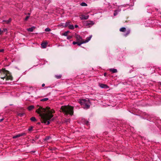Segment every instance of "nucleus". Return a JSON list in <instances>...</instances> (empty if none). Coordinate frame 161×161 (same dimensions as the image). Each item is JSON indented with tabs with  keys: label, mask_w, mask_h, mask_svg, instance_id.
Here are the masks:
<instances>
[{
	"label": "nucleus",
	"mask_w": 161,
	"mask_h": 161,
	"mask_svg": "<svg viewBox=\"0 0 161 161\" xmlns=\"http://www.w3.org/2000/svg\"><path fill=\"white\" fill-rule=\"evenodd\" d=\"M36 111L39 114L42 122L46 125L49 124L51 119L53 116V114L54 113L53 110L50 109L49 107L45 108L40 106Z\"/></svg>",
	"instance_id": "1"
},
{
	"label": "nucleus",
	"mask_w": 161,
	"mask_h": 161,
	"mask_svg": "<svg viewBox=\"0 0 161 161\" xmlns=\"http://www.w3.org/2000/svg\"><path fill=\"white\" fill-rule=\"evenodd\" d=\"M0 74L1 78L2 79L5 78L6 80H12V76L9 72L4 69H0Z\"/></svg>",
	"instance_id": "2"
},
{
	"label": "nucleus",
	"mask_w": 161,
	"mask_h": 161,
	"mask_svg": "<svg viewBox=\"0 0 161 161\" xmlns=\"http://www.w3.org/2000/svg\"><path fill=\"white\" fill-rule=\"evenodd\" d=\"M61 109L65 114L72 116L74 113L73 107L69 106H62Z\"/></svg>",
	"instance_id": "3"
},
{
	"label": "nucleus",
	"mask_w": 161,
	"mask_h": 161,
	"mask_svg": "<svg viewBox=\"0 0 161 161\" xmlns=\"http://www.w3.org/2000/svg\"><path fill=\"white\" fill-rule=\"evenodd\" d=\"M80 103L85 109L88 108L90 106V103L88 99H82L80 100Z\"/></svg>",
	"instance_id": "4"
},
{
	"label": "nucleus",
	"mask_w": 161,
	"mask_h": 161,
	"mask_svg": "<svg viewBox=\"0 0 161 161\" xmlns=\"http://www.w3.org/2000/svg\"><path fill=\"white\" fill-rule=\"evenodd\" d=\"M92 35L90 36L89 37H87L86 38V40H85V41H81V42H78V43H77V44H78V46H80L82 44L86 43L88 42L91 40V38L92 37Z\"/></svg>",
	"instance_id": "5"
},
{
	"label": "nucleus",
	"mask_w": 161,
	"mask_h": 161,
	"mask_svg": "<svg viewBox=\"0 0 161 161\" xmlns=\"http://www.w3.org/2000/svg\"><path fill=\"white\" fill-rule=\"evenodd\" d=\"M75 37L76 39V41L78 42H81V41H83L81 37L79 35L75 33Z\"/></svg>",
	"instance_id": "6"
},
{
	"label": "nucleus",
	"mask_w": 161,
	"mask_h": 161,
	"mask_svg": "<svg viewBox=\"0 0 161 161\" xmlns=\"http://www.w3.org/2000/svg\"><path fill=\"white\" fill-rule=\"evenodd\" d=\"M85 24L86 26L90 27L94 24V23L92 21H87L86 22Z\"/></svg>",
	"instance_id": "7"
},
{
	"label": "nucleus",
	"mask_w": 161,
	"mask_h": 161,
	"mask_svg": "<svg viewBox=\"0 0 161 161\" xmlns=\"http://www.w3.org/2000/svg\"><path fill=\"white\" fill-rule=\"evenodd\" d=\"M89 17V16L88 15H81L80 16V18L81 20H84V19H87Z\"/></svg>",
	"instance_id": "8"
},
{
	"label": "nucleus",
	"mask_w": 161,
	"mask_h": 161,
	"mask_svg": "<svg viewBox=\"0 0 161 161\" xmlns=\"http://www.w3.org/2000/svg\"><path fill=\"white\" fill-rule=\"evenodd\" d=\"M25 135V134L24 133H20L17 135L13 136V138L14 139L18 137H19L23 136Z\"/></svg>",
	"instance_id": "9"
},
{
	"label": "nucleus",
	"mask_w": 161,
	"mask_h": 161,
	"mask_svg": "<svg viewBox=\"0 0 161 161\" xmlns=\"http://www.w3.org/2000/svg\"><path fill=\"white\" fill-rule=\"evenodd\" d=\"M99 86L101 88H108V86L103 84H99Z\"/></svg>",
	"instance_id": "10"
},
{
	"label": "nucleus",
	"mask_w": 161,
	"mask_h": 161,
	"mask_svg": "<svg viewBox=\"0 0 161 161\" xmlns=\"http://www.w3.org/2000/svg\"><path fill=\"white\" fill-rule=\"evenodd\" d=\"M35 28V27L34 26H33L31 28L27 29V30L29 31L32 32Z\"/></svg>",
	"instance_id": "11"
},
{
	"label": "nucleus",
	"mask_w": 161,
	"mask_h": 161,
	"mask_svg": "<svg viewBox=\"0 0 161 161\" xmlns=\"http://www.w3.org/2000/svg\"><path fill=\"white\" fill-rule=\"evenodd\" d=\"M47 43V42H43L41 44V46L43 48H45Z\"/></svg>",
	"instance_id": "12"
},
{
	"label": "nucleus",
	"mask_w": 161,
	"mask_h": 161,
	"mask_svg": "<svg viewBox=\"0 0 161 161\" xmlns=\"http://www.w3.org/2000/svg\"><path fill=\"white\" fill-rule=\"evenodd\" d=\"M11 20L12 19L11 18H9L8 20H3V22H5L6 23L8 24L11 22Z\"/></svg>",
	"instance_id": "13"
},
{
	"label": "nucleus",
	"mask_w": 161,
	"mask_h": 161,
	"mask_svg": "<svg viewBox=\"0 0 161 161\" xmlns=\"http://www.w3.org/2000/svg\"><path fill=\"white\" fill-rule=\"evenodd\" d=\"M109 70L113 73H115L117 72V70L116 69H110Z\"/></svg>",
	"instance_id": "14"
},
{
	"label": "nucleus",
	"mask_w": 161,
	"mask_h": 161,
	"mask_svg": "<svg viewBox=\"0 0 161 161\" xmlns=\"http://www.w3.org/2000/svg\"><path fill=\"white\" fill-rule=\"evenodd\" d=\"M70 23V22L69 21L66 22L65 23V25L64 26V27H66L67 26L69 27V25H70V24H69Z\"/></svg>",
	"instance_id": "15"
},
{
	"label": "nucleus",
	"mask_w": 161,
	"mask_h": 161,
	"mask_svg": "<svg viewBox=\"0 0 161 161\" xmlns=\"http://www.w3.org/2000/svg\"><path fill=\"white\" fill-rule=\"evenodd\" d=\"M34 108V106L33 105H31V106H29L28 107V109L30 111V110H31L33 108Z\"/></svg>",
	"instance_id": "16"
},
{
	"label": "nucleus",
	"mask_w": 161,
	"mask_h": 161,
	"mask_svg": "<svg viewBox=\"0 0 161 161\" xmlns=\"http://www.w3.org/2000/svg\"><path fill=\"white\" fill-rule=\"evenodd\" d=\"M125 30H126V29L125 28L122 27L120 29L119 31H121V32H124V31H125Z\"/></svg>",
	"instance_id": "17"
},
{
	"label": "nucleus",
	"mask_w": 161,
	"mask_h": 161,
	"mask_svg": "<svg viewBox=\"0 0 161 161\" xmlns=\"http://www.w3.org/2000/svg\"><path fill=\"white\" fill-rule=\"evenodd\" d=\"M69 28L70 29H74V26L73 25H70L69 26Z\"/></svg>",
	"instance_id": "18"
},
{
	"label": "nucleus",
	"mask_w": 161,
	"mask_h": 161,
	"mask_svg": "<svg viewBox=\"0 0 161 161\" xmlns=\"http://www.w3.org/2000/svg\"><path fill=\"white\" fill-rule=\"evenodd\" d=\"M80 5L83 6H87V4L85 3H82L80 4Z\"/></svg>",
	"instance_id": "19"
},
{
	"label": "nucleus",
	"mask_w": 161,
	"mask_h": 161,
	"mask_svg": "<svg viewBox=\"0 0 161 161\" xmlns=\"http://www.w3.org/2000/svg\"><path fill=\"white\" fill-rule=\"evenodd\" d=\"M48 98H44L42 99L41 100V101H47V100H48Z\"/></svg>",
	"instance_id": "20"
},
{
	"label": "nucleus",
	"mask_w": 161,
	"mask_h": 161,
	"mask_svg": "<svg viewBox=\"0 0 161 161\" xmlns=\"http://www.w3.org/2000/svg\"><path fill=\"white\" fill-rule=\"evenodd\" d=\"M45 31H51V29L49 28H47L45 29Z\"/></svg>",
	"instance_id": "21"
},
{
	"label": "nucleus",
	"mask_w": 161,
	"mask_h": 161,
	"mask_svg": "<svg viewBox=\"0 0 161 161\" xmlns=\"http://www.w3.org/2000/svg\"><path fill=\"white\" fill-rule=\"evenodd\" d=\"M69 32V31H67L65 32H64V33L63 34V35H64V36H67V34H68V32Z\"/></svg>",
	"instance_id": "22"
},
{
	"label": "nucleus",
	"mask_w": 161,
	"mask_h": 161,
	"mask_svg": "<svg viewBox=\"0 0 161 161\" xmlns=\"http://www.w3.org/2000/svg\"><path fill=\"white\" fill-rule=\"evenodd\" d=\"M24 113H19L18 114V115L20 117H22L24 115Z\"/></svg>",
	"instance_id": "23"
},
{
	"label": "nucleus",
	"mask_w": 161,
	"mask_h": 161,
	"mask_svg": "<svg viewBox=\"0 0 161 161\" xmlns=\"http://www.w3.org/2000/svg\"><path fill=\"white\" fill-rule=\"evenodd\" d=\"M31 120L32 121H34L36 120V118L35 117H32L31 118Z\"/></svg>",
	"instance_id": "24"
},
{
	"label": "nucleus",
	"mask_w": 161,
	"mask_h": 161,
	"mask_svg": "<svg viewBox=\"0 0 161 161\" xmlns=\"http://www.w3.org/2000/svg\"><path fill=\"white\" fill-rule=\"evenodd\" d=\"M50 137L49 136L48 137H47L45 139H44V140L45 141H47V140H49L50 139Z\"/></svg>",
	"instance_id": "25"
},
{
	"label": "nucleus",
	"mask_w": 161,
	"mask_h": 161,
	"mask_svg": "<svg viewBox=\"0 0 161 161\" xmlns=\"http://www.w3.org/2000/svg\"><path fill=\"white\" fill-rule=\"evenodd\" d=\"M7 29L6 28L3 29V30L2 31V32H7Z\"/></svg>",
	"instance_id": "26"
},
{
	"label": "nucleus",
	"mask_w": 161,
	"mask_h": 161,
	"mask_svg": "<svg viewBox=\"0 0 161 161\" xmlns=\"http://www.w3.org/2000/svg\"><path fill=\"white\" fill-rule=\"evenodd\" d=\"M130 33V31L129 30L128 31H127V33L125 35V36H126L128 34H129Z\"/></svg>",
	"instance_id": "27"
},
{
	"label": "nucleus",
	"mask_w": 161,
	"mask_h": 161,
	"mask_svg": "<svg viewBox=\"0 0 161 161\" xmlns=\"http://www.w3.org/2000/svg\"><path fill=\"white\" fill-rule=\"evenodd\" d=\"M56 77L57 79H59L61 77V75H56Z\"/></svg>",
	"instance_id": "28"
},
{
	"label": "nucleus",
	"mask_w": 161,
	"mask_h": 161,
	"mask_svg": "<svg viewBox=\"0 0 161 161\" xmlns=\"http://www.w3.org/2000/svg\"><path fill=\"white\" fill-rule=\"evenodd\" d=\"M29 17H30V16H26V17H25V21H26V20H27V19H28V18H29Z\"/></svg>",
	"instance_id": "29"
},
{
	"label": "nucleus",
	"mask_w": 161,
	"mask_h": 161,
	"mask_svg": "<svg viewBox=\"0 0 161 161\" xmlns=\"http://www.w3.org/2000/svg\"><path fill=\"white\" fill-rule=\"evenodd\" d=\"M114 14V16L116 15L117 14V11H115Z\"/></svg>",
	"instance_id": "30"
},
{
	"label": "nucleus",
	"mask_w": 161,
	"mask_h": 161,
	"mask_svg": "<svg viewBox=\"0 0 161 161\" xmlns=\"http://www.w3.org/2000/svg\"><path fill=\"white\" fill-rule=\"evenodd\" d=\"M77 43H78V42H73V44L74 45L77 44Z\"/></svg>",
	"instance_id": "31"
},
{
	"label": "nucleus",
	"mask_w": 161,
	"mask_h": 161,
	"mask_svg": "<svg viewBox=\"0 0 161 161\" xmlns=\"http://www.w3.org/2000/svg\"><path fill=\"white\" fill-rule=\"evenodd\" d=\"M4 51V49H0V52H3Z\"/></svg>",
	"instance_id": "32"
},
{
	"label": "nucleus",
	"mask_w": 161,
	"mask_h": 161,
	"mask_svg": "<svg viewBox=\"0 0 161 161\" xmlns=\"http://www.w3.org/2000/svg\"><path fill=\"white\" fill-rule=\"evenodd\" d=\"M32 127H31V128H29L28 129L29 131H31L32 130Z\"/></svg>",
	"instance_id": "33"
},
{
	"label": "nucleus",
	"mask_w": 161,
	"mask_h": 161,
	"mask_svg": "<svg viewBox=\"0 0 161 161\" xmlns=\"http://www.w3.org/2000/svg\"><path fill=\"white\" fill-rule=\"evenodd\" d=\"M71 37H72L71 36H69L67 37V38L68 39H70L71 38Z\"/></svg>",
	"instance_id": "34"
},
{
	"label": "nucleus",
	"mask_w": 161,
	"mask_h": 161,
	"mask_svg": "<svg viewBox=\"0 0 161 161\" xmlns=\"http://www.w3.org/2000/svg\"><path fill=\"white\" fill-rule=\"evenodd\" d=\"M88 121H86V124L87 125H88Z\"/></svg>",
	"instance_id": "35"
},
{
	"label": "nucleus",
	"mask_w": 161,
	"mask_h": 161,
	"mask_svg": "<svg viewBox=\"0 0 161 161\" xmlns=\"http://www.w3.org/2000/svg\"><path fill=\"white\" fill-rule=\"evenodd\" d=\"M75 28H77V27H78V25H75Z\"/></svg>",
	"instance_id": "36"
},
{
	"label": "nucleus",
	"mask_w": 161,
	"mask_h": 161,
	"mask_svg": "<svg viewBox=\"0 0 161 161\" xmlns=\"http://www.w3.org/2000/svg\"><path fill=\"white\" fill-rule=\"evenodd\" d=\"M45 86V84H43L42 85V87H43Z\"/></svg>",
	"instance_id": "37"
},
{
	"label": "nucleus",
	"mask_w": 161,
	"mask_h": 161,
	"mask_svg": "<svg viewBox=\"0 0 161 161\" xmlns=\"http://www.w3.org/2000/svg\"><path fill=\"white\" fill-rule=\"evenodd\" d=\"M28 14L29 16H30V14L29 13H28Z\"/></svg>",
	"instance_id": "38"
},
{
	"label": "nucleus",
	"mask_w": 161,
	"mask_h": 161,
	"mask_svg": "<svg viewBox=\"0 0 161 161\" xmlns=\"http://www.w3.org/2000/svg\"><path fill=\"white\" fill-rule=\"evenodd\" d=\"M106 73H104V76H106Z\"/></svg>",
	"instance_id": "39"
},
{
	"label": "nucleus",
	"mask_w": 161,
	"mask_h": 161,
	"mask_svg": "<svg viewBox=\"0 0 161 161\" xmlns=\"http://www.w3.org/2000/svg\"><path fill=\"white\" fill-rule=\"evenodd\" d=\"M3 120V119H1V121Z\"/></svg>",
	"instance_id": "40"
},
{
	"label": "nucleus",
	"mask_w": 161,
	"mask_h": 161,
	"mask_svg": "<svg viewBox=\"0 0 161 161\" xmlns=\"http://www.w3.org/2000/svg\"><path fill=\"white\" fill-rule=\"evenodd\" d=\"M38 124H40V123H38Z\"/></svg>",
	"instance_id": "41"
},
{
	"label": "nucleus",
	"mask_w": 161,
	"mask_h": 161,
	"mask_svg": "<svg viewBox=\"0 0 161 161\" xmlns=\"http://www.w3.org/2000/svg\"><path fill=\"white\" fill-rule=\"evenodd\" d=\"M120 11V10H119L118 11L119 12Z\"/></svg>",
	"instance_id": "42"
}]
</instances>
